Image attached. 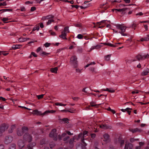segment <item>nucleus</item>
Returning <instances> with one entry per match:
<instances>
[{"instance_id": "nucleus-54", "label": "nucleus", "mask_w": 149, "mask_h": 149, "mask_svg": "<svg viewBox=\"0 0 149 149\" xmlns=\"http://www.w3.org/2000/svg\"><path fill=\"white\" fill-rule=\"evenodd\" d=\"M36 8L35 7H32L31 8V11H33L36 10Z\"/></svg>"}, {"instance_id": "nucleus-20", "label": "nucleus", "mask_w": 149, "mask_h": 149, "mask_svg": "<svg viewBox=\"0 0 149 149\" xmlns=\"http://www.w3.org/2000/svg\"><path fill=\"white\" fill-rule=\"evenodd\" d=\"M74 139L73 138L71 139L69 141V143L70 144V147L72 148L73 147V143L74 142Z\"/></svg>"}, {"instance_id": "nucleus-8", "label": "nucleus", "mask_w": 149, "mask_h": 149, "mask_svg": "<svg viewBox=\"0 0 149 149\" xmlns=\"http://www.w3.org/2000/svg\"><path fill=\"white\" fill-rule=\"evenodd\" d=\"M13 140V138L12 136H8L6 137L4 141L5 144H8L10 143Z\"/></svg>"}, {"instance_id": "nucleus-41", "label": "nucleus", "mask_w": 149, "mask_h": 149, "mask_svg": "<svg viewBox=\"0 0 149 149\" xmlns=\"http://www.w3.org/2000/svg\"><path fill=\"white\" fill-rule=\"evenodd\" d=\"M72 99L74 101H77L79 100V98L78 97H73Z\"/></svg>"}, {"instance_id": "nucleus-30", "label": "nucleus", "mask_w": 149, "mask_h": 149, "mask_svg": "<svg viewBox=\"0 0 149 149\" xmlns=\"http://www.w3.org/2000/svg\"><path fill=\"white\" fill-rule=\"evenodd\" d=\"M56 111L55 110H51L50 111H45L44 113V114H45L46 113H54Z\"/></svg>"}, {"instance_id": "nucleus-36", "label": "nucleus", "mask_w": 149, "mask_h": 149, "mask_svg": "<svg viewBox=\"0 0 149 149\" xmlns=\"http://www.w3.org/2000/svg\"><path fill=\"white\" fill-rule=\"evenodd\" d=\"M60 1H63L65 2H69L72 4H73L74 3V1L73 0H72L71 1H68L67 0H60Z\"/></svg>"}, {"instance_id": "nucleus-55", "label": "nucleus", "mask_w": 149, "mask_h": 149, "mask_svg": "<svg viewBox=\"0 0 149 149\" xmlns=\"http://www.w3.org/2000/svg\"><path fill=\"white\" fill-rule=\"evenodd\" d=\"M6 5V4L5 2H3V3H0V6H5Z\"/></svg>"}, {"instance_id": "nucleus-26", "label": "nucleus", "mask_w": 149, "mask_h": 149, "mask_svg": "<svg viewBox=\"0 0 149 149\" xmlns=\"http://www.w3.org/2000/svg\"><path fill=\"white\" fill-rule=\"evenodd\" d=\"M99 126L100 128L103 129H107L109 128L108 126L105 125H100Z\"/></svg>"}, {"instance_id": "nucleus-49", "label": "nucleus", "mask_w": 149, "mask_h": 149, "mask_svg": "<svg viewBox=\"0 0 149 149\" xmlns=\"http://www.w3.org/2000/svg\"><path fill=\"white\" fill-rule=\"evenodd\" d=\"M114 10H117L119 12H123L122 11V9H112V10L113 11H114Z\"/></svg>"}, {"instance_id": "nucleus-50", "label": "nucleus", "mask_w": 149, "mask_h": 149, "mask_svg": "<svg viewBox=\"0 0 149 149\" xmlns=\"http://www.w3.org/2000/svg\"><path fill=\"white\" fill-rule=\"evenodd\" d=\"M50 45V43L46 42L44 44V45L46 47H47L49 46Z\"/></svg>"}, {"instance_id": "nucleus-7", "label": "nucleus", "mask_w": 149, "mask_h": 149, "mask_svg": "<svg viewBox=\"0 0 149 149\" xmlns=\"http://www.w3.org/2000/svg\"><path fill=\"white\" fill-rule=\"evenodd\" d=\"M82 143L77 144L76 149H86V146L87 145V144L85 142Z\"/></svg>"}, {"instance_id": "nucleus-2", "label": "nucleus", "mask_w": 149, "mask_h": 149, "mask_svg": "<svg viewBox=\"0 0 149 149\" xmlns=\"http://www.w3.org/2000/svg\"><path fill=\"white\" fill-rule=\"evenodd\" d=\"M117 29H120V31L119 32L123 36H126L127 34L124 33L125 32L127 27L125 26H123L122 25L118 24L116 25Z\"/></svg>"}, {"instance_id": "nucleus-52", "label": "nucleus", "mask_w": 149, "mask_h": 149, "mask_svg": "<svg viewBox=\"0 0 149 149\" xmlns=\"http://www.w3.org/2000/svg\"><path fill=\"white\" fill-rule=\"evenodd\" d=\"M49 54V53H46L45 52H42L41 53V55H47Z\"/></svg>"}, {"instance_id": "nucleus-59", "label": "nucleus", "mask_w": 149, "mask_h": 149, "mask_svg": "<svg viewBox=\"0 0 149 149\" xmlns=\"http://www.w3.org/2000/svg\"><path fill=\"white\" fill-rule=\"evenodd\" d=\"M0 100H2L3 101H5L6 100V99L5 98L2 97H0Z\"/></svg>"}, {"instance_id": "nucleus-46", "label": "nucleus", "mask_w": 149, "mask_h": 149, "mask_svg": "<svg viewBox=\"0 0 149 149\" xmlns=\"http://www.w3.org/2000/svg\"><path fill=\"white\" fill-rule=\"evenodd\" d=\"M49 32L52 35L55 36L56 35V33L52 31L51 30H50L49 31Z\"/></svg>"}, {"instance_id": "nucleus-29", "label": "nucleus", "mask_w": 149, "mask_h": 149, "mask_svg": "<svg viewBox=\"0 0 149 149\" xmlns=\"http://www.w3.org/2000/svg\"><path fill=\"white\" fill-rule=\"evenodd\" d=\"M15 128V125H12L10 127V130H9V132L10 133H11L13 131V130H14Z\"/></svg>"}, {"instance_id": "nucleus-37", "label": "nucleus", "mask_w": 149, "mask_h": 149, "mask_svg": "<svg viewBox=\"0 0 149 149\" xmlns=\"http://www.w3.org/2000/svg\"><path fill=\"white\" fill-rule=\"evenodd\" d=\"M2 11L3 12H4L5 11H12V9H2V10H0V11Z\"/></svg>"}, {"instance_id": "nucleus-40", "label": "nucleus", "mask_w": 149, "mask_h": 149, "mask_svg": "<svg viewBox=\"0 0 149 149\" xmlns=\"http://www.w3.org/2000/svg\"><path fill=\"white\" fill-rule=\"evenodd\" d=\"M44 95V94H42L37 96L38 98V99H40L42 98Z\"/></svg>"}, {"instance_id": "nucleus-58", "label": "nucleus", "mask_w": 149, "mask_h": 149, "mask_svg": "<svg viewBox=\"0 0 149 149\" xmlns=\"http://www.w3.org/2000/svg\"><path fill=\"white\" fill-rule=\"evenodd\" d=\"M63 120L65 123H67L68 121V119L67 118H64L63 119Z\"/></svg>"}, {"instance_id": "nucleus-1", "label": "nucleus", "mask_w": 149, "mask_h": 149, "mask_svg": "<svg viewBox=\"0 0 149 149\" xmlns=\"http://www.w3.org/2000/svg\"><path fill=\"white\" fill-rule=\"evenodd\" d=\"M67 134L69 135L73 134L72 133H71L70 132L67 131L66 132L63 133L61 135H58L59 140L61 141L63 139L64 141H67L70 138V137L68 136Z\"/></svg>"}, {"instance_id": "nucleus-27", "label": "nucleus", "mask_w": 149, "mask_h": 149, "mask_svg": "<svg viewBox=\"0 0 149 149\" xmlns=\"http://www.w3.org/2000/svg\"><path fill=\"white\" fill-rule=\"evenodd\" d=\"M101 44H104V45H107L109 46L110 47H116V45H113V44L110 43H101Z\"/></svg>"}, {"instance_id": "nucleus-57", "label": "nucleus", "mask_w": 149, "mask_h": 149, "mask_svg": "<svg viewBox=\"0 0 149 149\" xmlns=\"http://www.w3.org/2000/svg\"><path fill=\"white\" fill-rule=\"evenodd\" d=\"M81 70H82L79 69L78 68H77L76 69V71L77 72H78V73H80L81 72Z\"/></svg>"}, {"instance_id": "nucleus-51", "label": "nucleus", "mask_w": 149, "mask_h": 149, "mask_svg": "<svg viewBox=\"0 0 149 149\" xmlns=\"http://www.w3.org/2000/svg\"><path fill=\"white\" fill-rule=\"evenodd\" d=\"M91 138L92 139H93L95 137L96 134H94V133L91 134Z\"/></svg>"}, {"instance_id": "nucleus-22", "label": "nucleus", "mask_w": 149, "mask_h": 149, "mask_svg": "<svg viewBox=\"0 0 149 149\" xmlns=\"http://www.w3.org/2000/svg\"><path fill=\"white\" fill-rule=\"evenodd\" d=\"M58 70V68L57 67L53 68H51L50 69V71L52 73H57Z\"/></svg>"}, {"instance_id": "nucleus-14", "label": "nucleus", "mask_w": 149, "mask_h": 149, "mask_svg": "<svg viewBox=\"0 0 149 149\" xmlns=\"http://www.w3.org/2000/svg\"><path fill=\"white\" fill-rule=\"evenodd\" d=\"M104 141L107 143L109 141V135L107 134H105L103 135Z\"/></svg>"}, {"instance_id": "nucleus-5", "label": "nucleus", "mask_w": 149, "mask_h": 149, "mask_svg": "<svg viewBox=\"0 0 149 149\" xmlns=\"http://www.w3.org/2000/svg\"><path fill=\"white\" fill-rule=\"evenodd\" d=\"M49 136L53 138L55 141H57L58 139L57 134L56 133V130L54 129L52 130L49 134Z\"/></svg>"}, {"instance_id": "nucleus-38", "label": "nucleus", "mask_w": 149, "mask_h": 149, "mask_svg": "<svg viewBox=\"0 0 149 149\" xmlns=\"http://www.w3.org/2000/svg\"><path fill=\"white\" fill-rule=\"evenodd\" d=\"M77 37L78 39H82L83 37V36L82 34H79L77 35Z\"/></svg>"}, {"instance_id": "nucleus-16", "label": "nucleus", "mask_w": 149, "mask_h": 149, "mask_svg": "<svg viewBox=\"0 0 149 149\" xmlns=\"http://www.w3.org/2000/svg\"><path fill=\"white\" fill-rule=\"evenodd\" d=\"M132 109L130 108H127L125 109H122L121 110L123 112H125V111H127L129 115H130L131 114V111L130 110H132Z\"/></svg>"}, {"instance_id": "nucleus-12", "label": "nucleus", "mask_w": 149, "mask_h": 149, "mask_svg": "<svg viewBox=\"0 0 149 149\" xmlns=\"http://www.w3.org/2000/svg\"><path fill=\"white\" fill-rule=\"evenodd\" d=\"M124 149H133V145L130 143H126L125 145Z\"/></svg>"}, {"instance_id": "nucleus-33", "label": "nucleus", "mask_w": 149, "mask_h": 149, "mask_svg": "<svg viewBox=\"0 0 149 149\" xmlns=\"http://www.w3.org/2000/svg\"><path fill=\"white\" fill-rule=\"evenodd\" d=\"M63 31H64L65 33H66L67 32L68 33H69L70 31L69 30V27L68 26L65 27L64 29V30Z\"/></svg>"}, {"instance_id": "nucleus-18", "label": "nucleus", "mask_w": 149, "mask_h": 149, "mask_svg": "<svg viewBox=\"0 0 149 149\" xmlns=\"http://www.w3.org/2000/svg\"><path fill=\"white\" fill-rule=\"evenodd\" d=\"M149 73V69L147 68L146 70H144L141 73V75L142 76H146Z\"/></svg>"}, {"instance_id": "nucleus-47", "label": "nucleus", "mask_w": 149, "mask_h": 149, "mask_svg": "<svg viewBox=\"0 0 149 149\" xmlns=\"http://www.w3.org/2000/svg\"><path fill=\"white\" fill-rule=\"evenodd\" d=\"M95 49H96V47L95 46L92 47L90 49V50L88 51V52H91L92 50Z\"/></svg>"}, {"instance_id": "nucleus-32", "label": "nucleus", "mask_w": 149, "mask_h": 149, "mask_svg": "<svg viewBox=\"0 0 149 149\" xmlns=\"http://www.w3.org/2000/svg\"><path fill=\"white\" fill-rule=\"evenodd\" d=\"M87 133L88 132L86 131H84L83 134H82L84 138H85L86 136H87Z\"/></svg>"}, {"instance_id": "nucleus-17", "label": "nucleus", "mask_w": 149, "mask_h": 149, "mask_svg": "<svg viewBox=\"0 0 149 149\" xmlns=\"http://www.w3.org/2000/svg\"><path fill=\"white\" fill-rule=\"evenodd\" d=\"M66 33L64 31H62L61 35L59 36V37L63 39H67V38H66Z\"/></svg>"}, {"instance_id": "nucleus-34", "label": "nucleus", "mask_w": 149, "mask_h": 149, "mask_svg": "<svg viewBox=\"0 0 149 149\" xmlns=\"http://www.w3.org/2000/svg\"><path fill=\"white\" fill-rule=\"evenodd\" d=\"M25 38H24L22 37H21L18 39V40L21 42H24L25 41L24 40Z\"/></svg>"}, {"instance_id": "nucleus-10", "label": "nucleus", "mask_w": 149, "mask_h": 149, "mask_svg": "<svg viewBox=\"0 0 149 149\" xmlns=\"http://www.w3.org/2000/svg\"><path fill=\"white\" fill-rule=\"evenodd\" d=\"M8 126L5 123H3L1 125L0 128V132L1 133H3L8 128Z\"/></svg>"}, {"instance_id": "nucleus-64", "label": "nucleus", "mask_w": 149, "mask_h": 149, "mask_svg": "<svg viewBox=\"0 0 149 149\" xmlns=\"http://www.w3.org/2000/svg\"><path fill=\"white\" fill-rule=\"evenodd\" d=\"M132 93L133 94H135V93L137 94V93H139V92L137 91H133L132 92Z\"/></svg>"}, {"instance_id": "nucleus-43", "label": "nucleus", "mask_w": 149, "mask_h": 149, "mask_svg": "<svg viewBox=\"0 0 149 149\" xmlns=\"http://www.w3.org/2000/svg\"><path fill=\"white\" fill-rule=\"evenodd\" d=\"M47 18L48 19H50L51 18H54V16H53L52 15H49L47 16Z\"/></svg>"}, {"instance_id": "nucleus-31", "label": "nucleus", "mask_w": 149, "mask_h": 149, "mask_svg": "<svg viewBox=\"0 0 149 149\" xmlns=\"http://www.w3.org/2000/svg\"><path fill=\"white\" fill-rule=\"evenodd\" d=\"M1 20L2 21H3V22L5 23L9 22H6V21H7L8 20V18H7L3 17V19H1Z\"/></svg>"}, {"instance_id": "nucleus-44", "label": "nucleus", "mask_w": 149, "mask_h": 149, "mask_svg": "<svg viewBox=\"0 0 149 149\" xmlns=\"http://www.w3.org/2000/svg\"><path fill=\"white\" fill-rule=\"evenodd\" d=\"M90 105L92 107H95L96 106V104H95L94 102H91L90 103Z\"/></svg>"}, {"instance_id": "nucleus-60", "label": "nucleus", "mask_w": 149, "mask_h": 149, "mask_svg": "<svg viewBox=\"0 0 149 149\" xmlns=\"http://www.w3.org/2000/svg\"><path fill=\"white\" fill-rule=\"evenodd\" d=\"M4 146L3 145H0V149H4Z\"/></svg>"}, {"instance_id": "nucleus-61", "label": "nucleus", "mask_w": 149, "mask_h": 149, "mask_svg": "<svg viewBox=\"0 0 149 149\" xmlns=\"http://www.w3.org/2000/svg\"><path fill=\"white\" fill-rule=\"evenodd\" d=\"M144 40L145 41H148L149 40V38L147 36V37L144 38Z\"/></svg>"}, {"instance_id": "nucleus-13", "label": "nucleus", "mask_w": 149, "mask_h": 149, "mask_svg": "<svg viewBox=\"0 0 149 149\" xmlns=\"http://www.w3.org/2000/svg\"><path fill=\"white\" fill-rule=\"evenodd\" d=\"M130 131L132 132L133 133H135L137 132H141L142 130L138 128H136L135 129L130 128L129 129Z\"/></svg>"}, {"instance_id": "nucleus-4", "label": "nucleus", "mask_w": 149, "mask_h": 149, "mask_svg": "<svg viewBox=\"0 0 149 149\" xmlns=\"http://www.w3.org/2000/svg\"><path fill=\"white\" fill-rule=\"evenodd\" d=\"M29 131L28 128L26 127H22L21 130H17V134L18 136H21L23 134L28 132Z\"/></svg>"}, {"instance_id": "nucleus-42", "label": "nucleus", "mask_w": 149, "mask_h": 149, "mask_svg": "<svg viewBox=\"0 0 149 149\" xmlns=\"http://www.w3.org/2000/svg\"><path fill=\"white\" fill-rule=\"evenodd\" d=\"M54 146L55 144L53 142L50 143L49 144V146L51 148H52Z\"/></svg>"}, {"instance_id": "nucleus-45", "label": "nucleus", "mask_w": 149, "mask_h": 149, "mask_svg": "<svg viewBox=\"0 0 149 149\" xmlns=\"http://www.w3.org/2000/svg\"><path fill=\"white\" fill-rule=\"evenodd\" d=\"M96 47V49H100L101 47L102 46L99 45H97L95 46Z\"/></svg>"}, {"instance_id": "nucleus-39", "label": "nucleus", "mask_w": 149, "mask_h": 149, "mask_svg": "<svg viewBox=\"0 0 149 149\" xmlns=\"http://www.w3.org/2000/svg\"><path fill=\"white\" fill-rule=\"evenodd\" d=\"M74 25L77 27L79 28H81L82 27V25L80 24H74Z\"/></svg>"}, {"instance_id": "nucleus-3", "label": "nucleus", "mask_w": 149, "mask_h": 149, "mask_svg": "<svg viewBox=\"0 0 149 149\" xmlns=\"http://www.w3.org/2000/svg\"><path fill=\"white\" fill-rule=\"evenodd\" d=\"M32 139V136L31 134L28 133V132L25 133L23 136L24 140L26 141H27L29 143L31 141Z\"/></svg>"}, {"instance_id": "nucleus-21", "label": "nucleus", "mask_w": 149, "mask_h": 149, "mask_svg": "<svg viewBox=\"0 0 149 149\" xmlns=\"http://www.w3.org/2000/svg\"><path fill=\"white\" fill-rule=\"evenodd\" d=\"M33 111V113L34 114H36L38 115H44V114H43L40 111H38L37 110H34Z\"/></svg>"}, {"instance_id": "nucleus-6", "label": "nucleus", "mask_w": 149, "mask_h": 149, "mask_svg": "<svg viewBox=\"0 0 149 149\" xmlns=\"http://www.w3.org/2000/svg\"><path fill=\"white\" fill-rule=\"evenodd\" d=\"M77 58L76 56H72L70 59V62L74 65V68H77Z\"/></svg>"}, {"instance_id": "nucleus-9", "label": "nucleus", "mask_w": 149, "mask_h": 149, "mask_svg": "<svg viewBox=\"0 0 149 149\" xmlns=\"http://www.w3.org/2000/svg\"><path fill=\"white\" fill-rule=\"evenodd\" d=\"M136 58L138 60L140 61L141 60H143L146 58H149V55L147 54L146 56H142L141 55L138 54L136 56Z\"/></svg>"}, {"instance_id": "nucleus-15", "label": "nucleus", "mask_w": 149, "mask_h": 149, "mask_svg": "<svg viewBox=\"0 0 149 149\" xmlns=\"http://www.w3.org/2000/svg\"><path fill=\"white\" fill-rule=\"evenodd\" d=\"M77 140H79L80 139H81V140L82 142H85L84 141V140L85 139L84 138L82 134V133H80L77 136Z\"/></svg>"}, {"instance_id": "nucleus-28", "label": "nucleus", "mask_w": 149, "mask_h": 149, "mask_svg": "<svg viewBox=\"0 0 149 149\" xmlns=\"http://www.w3.org/2000/svg\"><path fill=\"white\" fill-rule=\"evenodd\" d=\"M111 55V54H109L105 56L104 57L105 60L107 61H109Z\"/></svg>"}, {"instance_id": "nucleus-25", "label": "nucleus", "mask_w": 149, "mask_h": 149, "mask_svg": "<svg viewBox=\"0 0 149 149\" xmlns=\"http://www.w3.org/2000/svg\"><path fill=\"white\" fill-rule=\"evenodd\" d=\"M16 144L15 143H12L9 146V149H15Z\"/></svg>"}, {"instance_id": "nucleus-53", "label": "nucleus", "mask_w": 149, "mask_h": 149, "mask_svg": "<svg viewBox=\"0 0 149 149\" xmlns=\"http://www.w3.org/2000/svg\"><path fill=\"white\" fill-rule=\"evenodd\" d=\"M39 29V26H37L36 27H34L33 28V31H34L36 30H38Z\"/></svg>"}, {"instance_id": "nucleus-24", "label": "nucleus", "mask_w": 149, "mask_h": 149, "mask_svg": "<svg viewBox=\"0 0 149 149\" xmlns=\"http://www.w3.org/2000/svg\"><path fill=\"white\" fill-rule=\"evenodd\" d=\"M22 46V45H13L12 46V48L13 49H15L20 48Z\"/></svg>"}, {"instance_id": "nucleus-35", "label": "nucleus", "mask_w": 149, "mask_h": 149, "mask_svg": "<svg viewBox=\"0 0 149 149\" xmlns=\"http://www.w3.org/2000/svg\"><path fill=\"white\" fill-rule=\"evenodd\" d=\"M54 22V20L52 19H49L47 22V25H48L50 24L52 22Z\"/></svg>"}, {"instance_id": "nucleus-63", "label": "nucleus", "mask_w": 149, "mask_h": 149, "mask_svg": "<svg viewBox=\"0 0 149 149\" xmlns=\"http://www.w3.org/2000/svg\"><path fill=\"white\" fill-rule=\"evenodd\" d=\"M124 1L126 3H129L130 2V0H124Z\"/></svg>"}, {"instance_id": "nucleus-11", "label": "nucleus", "mask_w": 149, "mask_h": 149, "mask_svg": "<svg viewBox=\"0 0 149 149\" xmlns=\"http://www.w3.org/2000/svg\"><path fill=\"white\" fill-rule=\"evenodd\" d=\"M25 144L22 140H19L18 142V146L19 149H22L25 146Z\"/></svg>"}, {"instance_id": "nucleus-19", "label": "nucleus", "mask_w": 149, "mask_h": 149, "mask_svg": "<svg viewBox=\"0 0 149 149\" xmlns=\"http://www.w3.org/2000/svg\"><path fill=\"white\" fill-rule=\"evenodd\" d=\"M102 91H107L110 93H113L115 92V91L113 90L112 88H110V89H109L107 88L106 89H102L101 90Z\"/></svg>"}, {"instance_id": "nucleus-23", "label": "nucleus", "mask_w": 149, "mask_h": 149, "mask_svg": "<svg viewBox=\"0 0 149 149\" xmlns=\"http://www.w3.org/2000/svg\"><path fill=\"white\" fill-rule=\"evenodd\" d=\"M118 142L120 144V146L121 147H123L124 145V140L123 139H121L119 138L118 140Z\"/></svg>"}, {"instance_id": "nucleus-56", "label": "nucleus", "mask_w": 149, "mask_h": 149, "mask_svg": "<svg viewBox=\"0 0 149 149\" xmlns=\"http://www.w3.org/2000/svg\"><path fill=\"white\" fill-rule=\"evenodd\" d=\"M31 55H32L33 56H34L35 57H37V55H36V54L33 52H32L31 53Z\"/></svg>"}, {"instance_id": "nucleus-62", "label": "nucleus", "mask_w": 149, "mask_h": 149, "mask_svg": "<svg viewBox=\"0 0 149 149\" xmlns=\"http://www.w3.org/2000/svg\"><path fill=\"white\" fill-rule=\"evenodd\" d=\"M42 19L43 20H44L45 19H48L47 18V16H46L42 17Z\"/></svg>"}, {"instance_id": "nucleus-48", "label": "nucleus", "mask_w": 149, "mask_h": 149, "mask_svg": "<svg viewBox=\"0 0 149 149\" xmlns=\"http://www.w3.org/2000/svg\"><path fill=\"white\" fill-rule=\"evenodd\" d=\"M55 105L56 106H62L63 104L61 103L56 102L55 103Z\"/></svg>"}]
</instances>
